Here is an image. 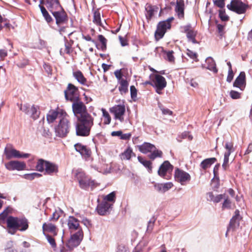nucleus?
<instances>
[{
	"mask_svg": "<svg viewBox=\"0 0 252 252\" xmlns=\"http://www.w3.org/2000/svg\"><path fill=\"white\" fill-rule=\"evenodd\" d=\"M207 195L209 197L208 199L215 203H218L224 198V194H219L214 196L212 192H209Z\"/></svg>",
	"mask_w": 252,
	"mask_h": 252,
	"instance_id": "ea45409f",
	"label": "nucleus"
},
{
	"mask_svg": "<svg viewBox=\"0 0 252 252\" xmlns=\"http://www.w3.org/2000/svg\"><path fill=\"white\" fill-rule=\"evenodd\" d=\"M132 154V150L130 148H127L121 154V158L122 160H129L130 159Z\"/></svg>",
	"mask_w": 252,
	"mask_h": 252,
	"instance_id": "a19ab883",
	"label": "nucleus"
},
{
	"mask_svg": "<svg viewBox=\"0 0 252 252\" xmlns=\"http://www.w3.org/2000/svg\"><path fill=\"white\" fill-rule=\"evenodd\" d=\"M98 39L99 41L102 43V46L104 47H106L107 39L102 35H98Z\"/></svg>",
	"mask_w": 252,
	"mask_h": 252,
	"instance_id": "052dcab7",
	"label": "nucleus"
},
{
	"mask_svg": "<svg viewBox=\"0 0 252 252\" xmlns=\"http://www.w3.org/2000/svg\"><path fill=\"white\" fill-rule=\"evenodd\" d=\"M206 63L207 64V68L214 73L218 72L216 68V63L214 60L211 57H208L206 60Z\"/></svg>",
	"mask_w": 252,
	"mask_h": 252,
	"instance_id": "f704fd0d",
	"label": "nucleus"
},
{
	"mask_svg": "<svg viewBox=\"0 0 252 252\" xmlns=\"http://www.w3.org/2000/svg\"><path fill=\"white\" fill-rule=\"evenodd\" d=\"M73 75L74 77L77 80V81L81 84H86L87 79L84 76L83 73L80 70H77L73 72Z\"/></svg>",
	"mask_w": 252,
	"mask_h": 252,
	"instance_id": "473e14b6",
	"label": "nucleus"
},
{
	"mask_svg": "<svg viewBox=\"0 0 252 252\" xmlns=\"http://www.w3.org/2000/svg\"><path fill=\"white\" fill-rule=\"evenodd\" d=\"M240 216L239 210H237L235 211V215L232 217L230 221L229 227L227 229V231L230 228H235L239 225V221L240 220Z\"/></svg>",
	"mask_w": 252,
	"mask_h": 252,
	"instance_id": "7c9ffc66",
	"label": "nucleus"
},
{
	"mask_svg": "<svg viewBox=\"0 0 252 252\" xmlns=\"http://www.w3.org/2000/svg\"><path fill=\"white\" fill-rule=\"evenodd\" d=\"M224 0H214V3L219 7L222 8H223L225 5Z\"/></svg>",
	"mask_w": 252,
	"mask_h": 252,
	"instance_id": "6e6d98bb",
	"label": "nucleus"
},
{
	"mask_svg": "<svg viewBox=\"0 0 252 252\" xmlns=\"http://www.w3.org/2000/svg\"><path fill=\"white\" fill-rule=\"evenodd\" d=\"M82 223H83L86 227H89L91 226V221L87 219L86 218H83L81 220Z\"/></svg>",
	"mask_w": 252,
	"mask_h": 252,
	"instance_id": "680f3d73",
	"label": "nucleus"
},
{
	"mask_svg": "<svg viewBox=\"0 0 252 252\" xmlns=\"http://www.w3.org/2000/svg\"><path fill=\"white\" fill-rule=\"evenodd\" d=\"M115 193L113 191L104 196L103 201L105 202H110L113 204L115 201Z\"/></svg>",
	"mask_w": 252,
	"mask_h": 252,
	"instance_id": "37998d69",
	"label": "nucleus"
},
{
	"mask_svg": "<svg viewBox=\"0 0 252 252\" xmlns=\"http://www.w3.org/2000/svg\"><path fill=\"white\" fill-rule=\"evenodd\" d=\"M70 52V46L68 44L65 43L64 44V48H61L60 52L61 55H64L65 53L69 54Z\"/></svg>",
	"mask_w": 252,
	"mask_h": 252,
	"instance_id": "de8ad7c7",
	"label": "nucleus"
},
{
	"mask_svg": "<svg viewBox=\"0 0 252 252\" xmlns=\"http://www.w3.org/2000/svg\"><path fill=\"white\" fill-rule=\"evenodd\" d=\"M42 231L44 235L46 232L51 233L53 236H56L58 233V229L56 226L51 222H45L42 225Z\"/></svg>",
	"mask_w": 252,
	"mask_h": 252,
	"instance_id": "4be33fe9",
	"label": "nucleus"
},
{
	"mask_svg": "<svg viewBox=\"0 0 252 252\" xmlns=\"http://www.w3.org/2000/svg\"><path fill=\"white\" fill-rule=\"evenodd\" d=\"M231 202L230 201V200L229 199H228L227 198H225L224 201L222 204V208L223 209H225V208L229 209V208H231Z\"/></svg>",
	"mask_w": 252,
	"mask_h": 252,
	"instance_id": "5fc2aeb1",
	"label": "nucleus"
},
{
	"mask_svg": "<svg viewBox=\"0 0 252 252\" xmlns=\"http://www.w3.org/2000/svg\"><path fill=\"white\" fill-rule=\"evenodd\" d=\"M75 178L78 181L80 187L84 189H87L89 187L95 186V183L91 180L81 170H77L75 172Z\"/></svg>",
	"mask_w": 252,
	"mask_h": 252,
	"instance_id": "39448f33",
	"label": "nucleus"
},
{
	"mask_svg": "<svg viewBox=\"0 0 252 252\" xmlns=\"http://www.w3.org/2000/svg\"><path fill=\"white\" fill-rule=\"evenodd\" d=\"M122 131L121 130L114 131L111 132L112 136H120L121 137Z\"/></svg>",
	"mask_w": 252,
	"mask_h": 252,
	"instance_id": "338daca9",
	"label": "nucleus"
},
{
	"mask_svg": "<svg viewBox=\"0 0 252 252\" xmlns=\"http://www.w3.org/2000/svg\"><path fill=\"white\" fill-rule=\"evenodd\" d=\"M151 154L149 156V157L150 159L154 160L157 158H160L162 156V153L161 151L157 150L156 147H155V149H154L152 152Z\"/></svg>",
	"mask_w": 252,
	"mask_h": 252,
	"instance_id": "c03bdc74",
	"label": "nucleus"
},
{
	"mask_svg": "<svg viewBox=\"0 0 252 252\" xmlns=\"http://www.w3.org/2000/svg\"><path fill=\"white\" fill-rule=\"evenodd\" d=\"M150 77V80L153 81L152 86L155 88L156 92L159 94H161V91L167 85L165 78L159 74H152Z\"/></svg>",
	"mask_w": 252,
	"mask_h": 252,
	"instance_id": "0eeeda50",
	"label": "nucleus"
},
{
	"mask_svg": "<svg viewBox=\"0 0 252 252\" xmlns=\"http://www.w3.org/2000/svg\"><path fill=\"white\" fill-rule=\"evenodd\" d=\"M93 125L94 118L92 116H85L80 119H77L75 126L76 135L80 136H88Z\"/></svg>",
	"mask_w": 252,
	"mask_h": 252,
	"instance_id": "f03ea898",
	"label": "nucleus"
},
{
	"mask_svg": "<svg viewBox=\"0 0 252 252\" xmlns=\"http://www.w3.org/2000/svg\"><path fill=\"white\" fill-rule=\"evenodd\" d=\"M224 148L226 151L224 154V159L222 166L224 170H226L229 166V157L231 153H233L235 150L233 147V144L231 142H226Z\"/></svg>",
	"mask_w": 252,
	"mask_h": 252,
	"instance_id": "f3484780",
	"label": "nucleus"
},
{
	"mask_svg": "<svg viewBox=\"0 0 252 252\" xmlns=\"http://www.w3.org/2000/svg\"><path fill=\"white\" fill-rule=\"evenodd\" d=\"M46 21L49 23L51 22L52 20V17L50 16V15L49 14L48 12H47L46 14L43 15Z\"/></svg>",
	"mask_w": 252,
	"mask_h": 252,
	"instance_id": "774afa93",
	"label": "nucleus"
},
{
	"mask_svg": "<svg viewBox=\"0 0 252 252\" xmlns=\"http://www.w3.org/2000/svg\"><path fill=\"white\" fill-rule=\"evenodd\" d=\"M65 97L66 99L71 101H75L78 98V88L74 85L69 84L67 89L64 91Z\"/></svg>",
	"mask_w": 252,
	"mask_h": 252,
	"instance_id": "ddd939ff",
	"label": "nucleus"
},
{
	"mask_svg": "<svg viewBox=\"0 0 252 252\" xmlns=\"http://www.w3.org/2000/svg\"><path fill=\"white\" fill-rule=\"evenodd\" d=\"M75 150L79 153L82 157L86 160L89 159L91 156V150L87 146L81 143H77L74 145Z\"/></svg>",
	"mask_w": 252,
	"mask_h": 252,
	"instance_id": "6ab92c4d",
	"label": "nucleus"
},
{
	"mask_svg": "<svg viewBox=\"0 0 252 252\" xmlns=\"http://www.w3.org/2000/svg\"><path fill=\"white\" fill-rule=\"evenodd\" d=\"M38 106L34 105H32L31 107L30 114H29V115H30L31 117L34 120H36L39 117V112L38 111Z\"/></svg>",
	"mask_w": 252,
	"mask_h": 252,
	"instance_id": "79ce46f5",
	"label": "nucleus"
},
{
	"mask_svg": "<svg viewBox=\"0 0 252 252\" xmlns=\"http://www.w3.org/2000/svg\"><path fill=\"white\" fill-rule=\"evenodd\" d=\"M139 150L143 154L152 152L155 149V146L150 143L145 142L141 145L138 146Z\"/></svg>",
	"mask_w": 252,
	"mask_h": 252,
	"instance_id": "c756f323",
	"label": "nucleus"
},
{
	"mask_svg": "<svg viewBox=\"0 0 252 252\" xmlns=\"http://www.w3.org/2000/svg\"><path fill=\"white\" fill-rule=\"evenodd\" d=\"M101 111L104 118V124L105 125L109 124L111 122V118L108 112L104 108L101 109Z\"/></svg>",
	"mask_w": 252,
	"mask_h": 252,
	"instance_id": "a18cd8bd",
	"label": "nucleus"
},
{
	"mask_svg": "<svg viewBox=\"0 0 252 252\" xmlns=\"http://www.w3.org/2000/svg\"><path fill=\"white\" fill-rule=\"evenodd\" d=\"M130 95L131 98L135 100L137 97V90L134 86H130Z\"/></svg>",
	"mask_w": 252,
	"mask_h": 252,
	"instance_id": "8fccbe9b",
	"label": "nucleus"
},
{
	"mask_svg": "<svg viewBox=\"0 0 252 252\" xmlns=\"http://www.w3.org/2000/svg\"><path fill=\"white\" fill-rule=\"evenodd\" d=\"M187 54L191 59L194 60L195 61H197V54L190 50L188 49Z\"/></svg>",
	"mask_w": 252,
	"mask_h": 252,
	"instance_id": "3c124183",
	"label": "nucleus"
},
{
	"mask_svg": "<svg viewBox=\"0 0 252 252\" xmlns=\"http://www.w3.org/2000/svg\"><path fill=\"white\" fill-rule=\"evenodd\" d=\"M41 175L37 173H32L29 174H25L23 175V178L28 180H32L35 178H39Z\"/></svg>",
	"mask_w": 252,
	"mask_h": 252,
	"instance_id": "49530a36",
	"label": "nucleus"
},
{
	"mask_svg": "<svg viewBox=\"0 0 252 252\" xmlns=\"http://www.w3.org/2000/svg\"><path fill=\"white\" fill-rule=\"evenodd\" d=\"M185 32L187 34L188 40L193 43H197L195 39V36L197 34V32L191 28L190 26L185 27Z\"/></svg>",
	"mask_w": 252,
	"mask_h": 252,
	"instance_id": "cd10ccee",
	"label": "nucleus"
},
{
	"mask_svg": "<svg viewBox=\"0 0 252 252\" xmlns=\"http://www.w3.org/2000/svg\"><path fill=\"white\" fill-rule=\"evenodd\" d=\"M7 55V50L5 49H0V57L4 58Z\"/></svg>",
	"mask_w": 252,
	"mask_h": 252,
	"instance_id": "69168bd1",
	"label": "nucleus"
},
{
	"mask_svg": "<svg viewBox=\"0 0 252 252\" xmlns=\"http://www.w3.org/2000/svg\"><path fill=\"white\" fill-rule=\"evenodd\" d=\"M44 235L55 252H71L70 250L66 249L64 246H61L60 248L57 250L56 249L57 246L54 238L49 234H45Z\"/></svg>",
	"mask_w": 252,
	"mask_h": 252,
	"instance_id": "412c9836",
	"label": "nucleus"
},
{
	"mask_svg": "<svg viewBox=\"0 0 252 252\" xmlns=\"http://www.w3.org/2000/svg\"><path fill=\"white\" fill-rule=\"evenodd\" d=\"M173 52L172 51L166 52V59L169 62H173L174 57L173 56Z\"/></svg>",
	"mask_w": 252,
	"mask_h": 252,
	"instance_id": "13d9d810",
	"label": "nucleus"
},
{
	"mask_svg": "<svg viewBox=\"0 0 252 252\" xmlns=\"http://www.w3.org/2000/svg\"><path fill=\"white\" fill-rule=\"evenodd\" d=\"M35 168L39 172H44L45 175H53L58 172V166L57 164L43 159L38 160Z\"/></svg>",
	"mask_w": 252,
	"mask_h": 252,
	"instance_id": "7ed1b4c3",
	"label": "nucleus"
},
{
	"mask_svg": "<svg viewBox=\"0 0 252 252\" xmlns=\"http://www.w3.org/2000/svg\"><path fill=\"white\" fill-rule=\"evenodd\" d=\"M4 252H17V251L12 248V242H9L6 245Z\"/></svg>",
	"mask_w": 252,
	"mask_h": 252,
	"instance_id": "09e8293b",
	"label": "nucleus"
},
{
	"mask_svg": "<svg viewBox=\"0 0 252 252\" xmlns=\"http://www.w3.org/2000/svg\"><path fill=\"white\" fill-rule=\"evenodd\" d=\"M217 160L215 158H206L203 160L200 163V166L201 169L206 170L211 167Z\"/></svg>",
	"mask_w": 252,
	"mask_h": 252,
	"instance_id": "2f4dec72",
	"label": "nucleus"
},
{
	"mask_svg": "<svg viewBox=\"0 0 252 252\" xmlns=\"http://www.w3.org/2000/svg\"><path fill=\"white\" fill-rule=\"evenodd\" d=\"M93 22L94 24H96V25L101 26L103 28H105L104 24L102 23L101 21L100 14L99 11H95L94 13V18Z\"/></svg>",
	"mask_w": 252,
	"mask_h": 252,
	"instance_id": "e433bc0d",
	"label": "nucleus"
},
{
	"mask_svg": "<svg viewBox=\"0 0 252 252\" xmlns=\"http://www.w3.org/2000/svg\"><path fill=\"white\" fill-rule=\"evenodd\" d=\"M5 168L10 171L17 170L22 171L25 170L26 164L24 161L18 160H11L5 164Z\"/></svg>",
	"mask_w": 252,
	"mask_h": 252,
	"instance_id": "dca6fc26",
	"label": "nucleus"
},
{
	"mask_svg": "<svg viewBox=\"0 0 252 252\" xmlns=\"http://www.w3.org/2000/svg\"><path fill=\"white\" fill-rule=\"evenodd\" d=\"M69 116L66 114L59 120V123L55 127L57 136L64 137L69 133L71 127Z\"/></svg>",
	"mask_w": 252,
	"mask_h": 252,
	"instance_id": "20e7f679",
	"label": "nucleus"
},
{
	"mask_svg": "<svg viewBox=\"0 0 252 252\" xmlns=\"http://www.w3.org/2000/svg\"><path fill=\"white\" fill-rule=\"evenodd\" d=\"M227 7L230 10L241 14L245 13L248 5L243 3L241 0H231L230 3L227 4Z\"/></svg>",
	"mask_w": 252,
	"mask_h": 252,
	"instance_id": "1a4fd4ad",
	"label": "nucleus"
},
{
	"mask_svg": "<svg viewBox=\"0 0 252 252\" xmlns=\"http://www.w3.org/2000/svg\"><path fill=\"white\" fill-rule=\"evenodd\" d=\"M173 166L168 161H165L160 166L158 170V174L161 177H164L168 172L173 170Z\"/></svg>",
	"mask_w": 252,
	"mask_h": 252,
	"instance_id": "5701e85b",
	"label": "nucleus"
},
{
	"mask_svg": "<svg viewBox=\"0 0 252 252\" xmlns=\"http://www.w3.org/2000/svg\"><path fill=\"white\" fill-rule=\"evenodd\" d=\"M185 3L183 0H177L175 7L176 14L180 19L184 17Z\"/></svg>",
	"mask_w": 252,
	"mask_h": 252,
	"instance_id": "b1692460",
	"label": "nucleus"
},
{
	"mask_svg": "<svg viewBox=\"0 0 252 252\" xmlns=\"http://www.w3.org/2000/svg\"><path fill=\"white\" fill-rule=\"evenodd\" d=\"M171 27L169 22L162 21L158 23L157 29L155 32V36L157 40L161 39L164 35L167 29Z\"/></svg>",
	"mask_w": 252,
	"mask_h": 252,
	"instance_id": "2eb2a0df",
	"label": "nucleus"
},
{
	"mask_svg": "<svg viewBox=\"0 0 252 252\" xmlns=\"http://www.w3.org/2000/svg\"><path fill=\"white\" fill-rule=\"evenodd\" d=\"M230 95L233 99H238L240 97V94L235 91H231L230 92Z\"/></svg>",
	"mask_w": 252,
	"mask_h": 252,
	"instance_id": "4d7b16f0",
	"label": "nucleus"
},
{
	"mask_svg": "<svg viewBox=\"0 0 252 252\" xmlns=\"http://www.w3.org/2000/svg\"><path fill=\"white\" fill-rule=\"evenodd\" d=\"M4 153L6 158L10 159L12 158H28L30 155L27 153H23L13 148L11 145H7L4 149Z\"/></svg>",
	"mask_w": 252,
	"mask_h": 252,
	"instance_id": "6e6552de",
	"label": "nucleus"
},
{
	"mask_svg": "<svg viewBox=\"0 0 252 252\" xmlns=\"http://www.w3.org/2000/svg\"><path fill=\"white\" fill-rule=\"evenodd\" d=\"M67 225L70 233H73L76 231L79 232L80 230L83 231L80 225L79 221L76 218L73 216H69L67 220Z\"/></svg>",
	"mask_w": 252,
	"mask_h": 252,
	"instance_id": "a211bd4d",
	"label": "nucleus"
},
{
	"mask_svg": "<svg viewBox=\"0 0 252 252\" xmlns=\"http://www.w3.org/2000/svg\"><path fill=\"white\" fill-rule=\"evenodd\" d=\"M112 203L105 202L103 201L99 203L97 207V211L100 215H105L109 212V209L112 207Z\"/></svg>",
	"mask_w": 252,
	"mask_h": 252,
	"instance_id": "393cba45",
	"label": "nucleus"
},
{
	"mask_svg": "<svg viewBox=\"0 0 252 252\" xmlns=\"http://www.w3.org/2000/svg\"><path fill=\"white\" fill-rule=\"evenodd\" d=\"M56 19L57 25L60 27L67 22V17L65 11L63 9H57L51 12Z\"/></svg>",
	"mask_w": 252,
	"mask_h": 252,
	"instance_id": "4468645a",
	"label": "nucleus"
},
{
	"mask_svg": "<svg viewBox=\"0 0 252 252\" xmlns=\"http://www.w3.org/2000/svg\"><path fill=\"white\" fill-rule=\"evenodd\" d=\"M158 7L156 6H153L150 5H146L145 7V10L146 11L145 15L147 19L149 20L152 18L155 14V11H158Z\"/></svg>",
	"mask_w": 252,
	"mask_h": 252,
	"instance_id": "72a5a7b5",
	"label": "nucleus"
},
{
	"mask_svg": "<svg viewBox=\"0 0 252 252\" xmlns=\"http://www.w3.org/2000/svg\"><path fill=\"white\" fill-rule=\"evenodd\" d=\"M31 107H30L29 105L25 104L23 105H21L20 109L21 110L25 112L26 114H30Z\"/></svg>",
	"mask_w": 252,
	"mask_h": 252,
	"instance_id": "603ef678",
	"label": "nucleus"
},
{
	"mask_svg": "<svg viewBox=\"0 0 252 252\" xmlns=\"http://www.w3.org/2000/svg\"><path fill=\"white\" fill-rule=\"evenodd\" d=\"M109 111L114 115L115 119L118 120L121 122L124 121L126 106L124 103L114 105L110 108Z\"/></svg>",
	"mask_w": 252,
	"mask_h": 252,
	"instance_id": "9d476101",
	"label": "nucleus"
},
{
	"mask_svg": "<svg viewBox=\"0 0 252 252\" xmlns=\"http://www.w3.org/2000/svg\"><path fill=\"white\" fill-rule=\"evenodd\" d=\"M219 16L220 19L223 21H226L228 20V16L226 15L225 12L224 10H219Z\"/></svg>",
	"mask_w": 252,
	"mask_h": 252,
	"instance_id": "864d4df0",
	"label": "nucleus"
},
{
	"mask_svg": "<svg viewBox=\"0 0 252 252\" xmlns=\"http://www.w3.org/2000/svg\"><path fill=\"white\" fill-rule=\"evenodd\" d=\"M120 84L119 90L121 94H125L128 92V83L126 80L122 79L120 82Z\"/></svg>",
	"mask_w": 252,
	"mask_h": 252,
	"instance_id": "4c0bfd02",
	"label": "nucleus"
},
{
	"mask_svg": "<svg viewBox=\"0 0 252 252\" xmlns=\"http://www.w3.org/2000/svg\"><path fill=\"white\" fill-rule=\"evenodd\" d=\"M233 78V73L232 69H228V75L226 80L228 82H231Z\"/></svg>",
	"mask_w": 252,
	"mask_h": 252,
	"instance_id": "bf43d9fd",
	"label": "nucleus"
},
{
	"mask_svg": "<svg viewBox=\"0 0 252 252\" xmlns=\"http://www.w3.org/2000/svg\"><path fill=\"white\" fill-rule=\"evenodd\" d=\"M245 73L244 72H241L239 76L236 79L234 82L233 86L239 88L241 90H243L245 87Z\"/></svg>",
	"mask_w": 252,
	"mask_h": 252,
	"instance_id": "a878e982",
	"label": "nucleus"
},
{
	"mask_svg": "<svg viewBox=\"0 0 252 252\" xmlns=\"http://www.w3.org/2000/svg\"><path fill=\"white\" fill-rule=\"evenodd\" d=\"M72 110L77 119H80L85 116H91L87 111L85 104L80 101H75L72 105Z\"/></svg>",
	"mask_w": 252,
	"mask_h": 252,
	"instance_id": "423d86ee",
	"label": "nucleus"
},
{
	"mask_svg": "<svg viewBox=\"0 0 252 252\" xmlns=\"http://www.w3.org/2000/svg\"><path fill=\"white\" fill-rule=\"evenodd\" d=\"M137 158L138 161L147 169L148 172L151 173L152 171V162L140 156H138Z\"/></svg>",
	"mask_w": 252,
	"mask_h": 252,
	"instance_id": "c9c22d12",
	"label": "nucleus"
},
{
	"mask_svg": "<svg viewBox=\"0 0 252 252\" xmlns=\"http://www.w3.org/2000/svg\"><path fill=\"white\" fill-rule=\"evenodd\" d=\"M45 5L51 12L57 9H62L58 0H46Z\"/></svg>",
	"mask_w": 252,
	"mask_h": 252,
	"instance_id": "bb28decb",
	"label": "nucleus"
},
{
	"mask_svg": "<svg viewBox=\"0 0 252 252\" xmlns=\"http://www.w3.org/2000/svg\"><path fill=\"white\" fill-rule=\"evenodd\" d=\"M160 109L163 115H171L172 114V112L167 108H161Z\"/></svg>",
	"mask_w": 252,
	"mask_h": 252,
	"instance_id": "e2e57ef3",
	"label": "nucleus"
},
{
	"mask_svg": "<svg viewBox=\"0 0 252 252\" xmlns=\"http://www.w3.org/2000/svg\"><path fill=\"white\" fill-rule=\"evenodd\" d=\"M66 114L62 109H59L58 111H50L47 115V120L49 123H52L57 119H59L60 120Z\"/></svg>",
	"mask_w": 252,
	"mask_h": 252,
	"instance_id": "aec40b11",
	"label": "nucleus"
},
{
	"mask_svg": "<svg viewBox=\"0 0 252 252\" xmlns=\"http://www.w3.org/2000/svg\"><path fill=\"white\" fill-rule=\"evenodd\" d=\"M6 223L7 231L11 234H14L18 230L25 231L29 227L28 221L24 217L9 216L6 220Z\"/></svg>",
	"mask_w": 252,
	"mask_h": 252,
	"instance_id": "f257e3e1",
	"label": "nucleus"
},
{
	"mask_svg": "<svg viewBox=\"0 0 252 252\" xmlns=\"http://www.w3.org/2000/svg\"><path fill=\"white\" fill-rule=\"evenodd\" d=\"M114 74H115L116 77L120 81L122 79V74L121 71L119 70H117L115 71L114 72Z\"/></svg>",
	"mask_w": 252,
	"mask_h": 252,
	"instance_id": "0e129e2a",
	"label": "nucleus"
},
{
	"mask_svg": "<svg viewBox=\"0 0 252 252\" xmlns=\"http://www.w3.org/2000/svg\"><path fill=\"white\" fill-rule=\"evenodd\" d=\"M173 187V184L168 182L164 184H156L154 186L155 189L158 191L164 193Z\"/></svg>",
	"mask_w": 252,
	"mask_h": 252,
	"instance_id": "c85d7f7f",
	"label": "nucleus"
},
{
	"mask_svg": "<svg viewBox=\"0 0 252 252\" xmlns=\"http://www.w3.org/2000/svg\"><path fill=\"white\" fill-rule=\"evenodd\" d=\"M84 233L83 231L80 230L76 232L71 235L70 239L68 240L66 245L69 249H72L77 247L83 240Z\"/></svg>",
	"mask_w": 252,
	"mask_h": 252,
	"instance_id": "9b49d317",
	"label": "nucleus"
},
{
	"mask_svg": "<svg viewBox=\"0 0 252 252\" xmlns=\"http://www.w3.org/2000/svg\"><path fill=\"white\" fill-rule=\"evenodd\" d=\"M174 177L177 182L183 186L189 183L191 179L190 175L188 172L179 168L176 169Z\"/></svg>",
	"mask_w": 252,
	"mask_h": 252,
	"instance_id": "f8f14e48",
	"label": "nucleus"
},
{
	"mask_svg": "<svg viewBox=\"0 0 252 252\" xmlns=\"http://www.w3.org/2000/svg\"><path fill=\"white\" fill-rule=\"evenodd\" d=\"M10 212V209L9 207H7L0 214V225H3L5 221L6 222V220L9 213Z\"/></svg>",
	"mask_w": 252,
	"mask_h": 252,
	"instance_id": "58836bf2",
	"label": "nucleus"
}]
</instances>
